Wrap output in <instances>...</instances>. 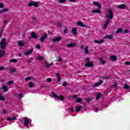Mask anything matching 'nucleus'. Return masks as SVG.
Returning a JSON list of instances; mask_svg holds the SVG:
<instances>
[{"instance_id": "obj_1", "label": "nucleus", "mask_w": 130, "mask_h": 130, "mask_svg": "<svg viewBox=\"0 0 130 130\" xmlns=\"http://www.w3.org/2000/svg\"><path fill=\"white\" fill-rule=\"evenodd\" d=\"M0 57H2L3 55H5V48L6 45H7V43L6 42V38H3L0 43Z\"/></svg>"}, {"instance_id": "obj_2", "label": "nucleus", "mask_w": 130, "mask_h": 130, "mask_svg": "<svg viewBox=\"0 0 130 130\" xmlns=\"http://www.w3.org/2000/svg\"><path fill=\"white\" fill-rule=\"evenodd\" d=\"M52 97L53 98H55L56 99H59L60 101H64V97L62 95L58 96L54 93V92H52Z\"/></svg>"}, {"instance_id": "obj_3", "label": "nucleus", "mask_w": 130, "mask_h": 130, "mask_svg": "<svg viewBox=\"0 0 130 130\" xmlns=\"http://www.w3.org/2000/svg\"><path fill=\"white\" fill-rule=\"evenodd\" d=\"M113 18V13L112 12V11H111V10H109V13L107 15V20H109V21H110V20H112Z\"/></svg>"}, {"instance_id": "obj_4", "label": "nucleus", "mask_w": 130, "mask_h": 130, "mask_svg": "<svg viewBox=\"0 0 130 130\" xmlns=\"http://www.w3.org/2000/svg\"><path fill=\"white\" fill-rule=\"evenodd\" d=\"M29 124H30V122L29 121V119H28V117H24L23 125L25 126H28Z\"/></svg>"}, {"instance_id": "obj_5", "label": "nucleus", "mask_w": 130, "mask_h": 130, "mask_svg": "<svg viewBox=\"0 0 130 130\" xmlns=\"http://www.w3.org/2000/svg\"><path fill=\"white\" fill-rule=\"evenodd\" d=\"M92 4L93 5H94V6H95V7H97L98 9H101L102 6L100 3L93 1Z\"/></svg>"}, {"instance_id": "obj_6", "label": "nucleus", "mask_w": 130, "mask_h": 130, "mask_svg": "<svg viewBox=\"0 0 130 130\" xmlns=\"http://www.w3.org/2000/svg\"><path fill=\"white\" fill-rule=\"evenodd\" d=\"M77 26H80V27H82V28H87V25L83 24V22L81 21H79L77 23Z\"/></svg>"}, {"instance_id": "obj_7", "label": "nucleus", "mask_w": 130, "mask_h": 130, "mask_svg": "<svg viewBox=\"0 0 130 130\" xmlns=\"http://www.w3.org/2000/svg\"><path fill=\"white\" fill-rule=\"evenodd\" d=\"M94 66L93 62L88 61L85 64V66L87 67L92 68Z\"/></svg>"}, {"instance_id": "obj_8", "label": "nucleus", "mask_w": 130, "mask_h": 130, "mask_svg": "<svg viewBox=\"0 0 130 130\" xmlns=\"http://www.w3.org/2000/svg\"><path fill=\"white\" fill-rule=\"evenodd\" d=\"M47 38V35L46 33L44 32V35L41 37L40 41L43 42V41H44L45 39Z\"/></svg>"}, {"instance_id": "obj_9", "label": "nucleus", "mask_w": 130, "mask_h": 130, "mask_svg": "<svg viewBox=\"0 0 130 130\" xmlns=\"http://www.w3.org/2000/svg\"><path fill=\"white\" fill-rule=\"evenodd\" d=\"M32 52H33V49H31L28 51H26L25 52H24V54L26 56H28V55H30V54H31Z\"/></svg>"}, {"instance_id": "obj_10", "label": "nucleus", "mask_w": 130, "mask_h": 130, "mask_svg": "<svg viewBox=\"0 0 130 130\" xmlns=\"http://www.w3.org/2000/svg\"><path fill=\"white\" fill-rule=\"evenodd\" d=\"M30 35L31 36L30 38H34V39H37L38 38V36L35 32H31Z\"/></svg>"}, {"instance_id": "obj_11", "label": "nucleus", "mask_w": 130, "mask_h": 130, "mask_svg": "<svg viewBox=\"0 0 130 130\" xmlns=\"http://www.w3.org/2000/svg\"><path fill=\"white\" fill-rule=\"evenodd\" d=\"M103 81L102 80H100L99 82L96 83L95 84L93 85V87H98L99 86H100L101 84H103Z\"/></svg>"}, {"instance_id": "obj_12", "label": "nucleus", "mask_w": 130, "mask_h": 130, "mask_svg": "<svg viewBox=\"0 0 130 130\" xmlns=\"http://www.w3.org/2000/svg\"><path fill=\"white\" fill-rule=\"evenodd\" d=\"M93 14H101V10L100 9H95L92 11Z\"/></svg>"}, {"instance_id": "obj_13", "label": "nucleus", "mask_w": 130, "mask_h": 130, "mask_svg": "<svg viewBox=\"0 0 130 130\" xmlns=\"http://www.w3.org/2000/svg\"><path fill=\"white\" fill-rule=\"evenodd\" d=\"M18 45H19V46H20V47L24 46H25V42H24L23 41H20L18 42Z\"/></svg>"}, {"instance_id": "obj_14", "label": "nucleus", "mask_w": 130, "mask_h": 130, "mask_svg": "<svg viewBox=\"0 0 130 130\" xmlns=\"http://www.w3.org/2000/svg\"><path fill=\"white\" fill-rule=\"evenodd\" d=\"M110 58H111V60H112V61H115L117 60V56H116L115 55L111 56Z\"/></svg>"}, {"instance_id": "obj_15", "label": "nucleus", "mask_w": 130, "mask_h": 130, "mask_svg": "<svg viewBox=\"0 0 130 130\" xmlns=\"http://www.w3.org/2000/svg\"><path fill=\"white\" fill-rule=\"evenodd\" d=\"M126 7V6H125V5H123V4L117 5V7L119 9H121V10H123V9H125Z\"/></svg>"}, {"instance_id": "obj_16", "label": "nucleus", "mask_w": 130, "mask_h": 130, "mask_svg": "<svg viewBox=\"0 0 130 130\" xmlns=\"http://www.w3.org/2000/svg\"><path fill=\"white\" fill-rule=\"evenodd\" d=\"M56 76L57 77V81L59 83L61 80V78H60V74H59V73H56Z\"/></svg>"}, {"instance_id": "obj_17", "label": "nucleus", "mask_w": 130, "mask_h": 130, "mask_svg": "<svg viewBox=\"0 0 130 130\" xmlns=\"http://www.w3.org/2000/svg\"><path fill=\"white\" fill-rule=\"evenodd\" d=\"M121 32H122V28H118L116 31V35H118V34H120Z\"/></svg>"}, {"instance_id": "obj_18", "label": "nucleus", "mask_w": 130, "mask_h": 130, "mask_svg": "<svg viewBox=\"0 0 130 130\" xmlns=\"http://www.w3.org/2000/svg\"><path fill=\"white\" fill-rule=\"evenodd\" d=\"M60 40H61V37H57V38H55V39H53V42H57L58 41H60Z\"/></svg>"}, {"instance_id": "obj_19", "label": "nucleus", "mask_w": 130, "mask_h": 130, "mask_svg": "<svg viewBox=\"0 0 130 130\" xmlns=\"http://www.w3.org/2000/svg\"><path fill=\"white\" fill-rule=\"evenodd\" d=\"M109 19L108 20H107L106 21V22L104 24V29H106V28H107L108 27V24H109Z\"/></svg>"}, {"instance_id": "obj_20", "label": "nucleus", "mask_w": 130, "mask_h": 130, "mask_svg": "<svg viewBox=\"0 0 130 130\" xmlns=\"http://www.w3.org/2000/svg\"><path fill=\"white\" fill-rule=\"evenodd\" d=\"M72 34H73V35H77V34H78L77 32V27H74L72 29Z\"/></svg>"}, {"instance_id": "obj_21", "label": "nucleus", "mask_w": 130, "mask_h": 130, "mask_svg": "<svg viewBox=\"0 0 130 130\" xmlns=\"http://www.w3.org/2000/svg\"><path fill=\"white\" fill-rule=\"evenodd\" d=\"M76 43H70L67 45V47H75L76 46Z\"/></svg>"}, {"instance_id": "obj_22", "label": "nucleus", "mask_w": 130, "mask_h": 130, "mask_svg": "<svg viewBox=\"0 0 130 130\" xmlns=\"http://www.w3.org/2000/svg\"><path fill=\"white\" fill-rule=\"evenodd\" d=\"M112 36H113V35L106 36L104 38V39H108L111 40V39H112Z\"/></svg>"}, {"instance_id": "obj_23", "label": "nucleus", "mask_w": 130, "mask_h": 130, "mask_svg": "<svg viewBox=\"0 0 130 130\" xmlns=\"http://www.w3.org/2000/svg\"><path fill=\"white\" fill-rule=\"evenodd\" d=\"M82 108V107L81 106H78L76 107V109L75 111H76V112H78V111H80V110H81Z\"/></svg>"}, {"instance_id": "obj_24", "label": "nucleus", "mask_w": 130, "mask_h": 130, "mask_svg": "<svg viewBox=\"0 0 130 130\" xmlns=\"http://www.w3.org/2000/svg\"><path fill=\"white\" fill-rule=\"evenodd\" d=\"M33 6L34 7H35V8H38V7H39V4L38 3V2H36L34 1Z\"/></svg>"}, {"instance_id": "obj_25", "label": "nucleus", "mask_w": 130, "mask_h": 130, "mask_svg": "<svg viewBox=\"0 0 130 130\" xmlns=\"http://www.w3.org/2000/svg\"><path fill=\"white\" fill-rule=\"evenodd\" d=\"M85 54H88L89 53V50L88 49V46H86L84 50Z\"/></svg>"}, {"instance_id": "obj_26", "label": "nucleus", "mask_w": 130, "mask_h": 130, "mask_svg": "<svg viewBox=\"0 0 130 130\" xmlns=\"http://www.w3.org/2000/svg\"><path fill=\"white\" fill-rule=\"evenodd\" d=\"M10 62H14V63H16L18 62V60L15 59H11L9 60Z\"/></svg>"}, {"instance_id": "obj_27", "label": "nucleus", "mask_w": 130, "mask_h": 130, "mask_svg": "<svg viewBox=\"0 0 130 130\" xmlns=\"http://www.w3.org/2000/svg\"><path fill=\"white\" fill-rule=\"evenodd\" d=\"M2 89L4 92H8V86H3Z\"/></svg>"}, {"instance_id": "obj_28", "label": "nucleus", "mask_w": 130, "mask_h": 130, "mask_svg": "<svg viewBox=\"0 0 130 130\" xmlns=\"http://www.w3.org/2000/svg\"><path fill=\"white\" fill-rule=\"evenodd\" d=\"M16 71H17V68H12L10 69L11 73H15V72H16Z\"/></svg>"}, {"instance_id": "obj_29", "label": "nucleus", "mask_w": 130, "mask_h": 130, "mask_svg": "<svg viewBox=\"0 0 130 130\" xmlns=\"http://www.w3.org/2000/svg\"><path fill=\"white\" fill-rule=\"evenodd\" d=\"M8 120L12 121L16 119V117L13 116V117H9L7 118Z\"/></svg>"}, {"instance_id": "obj_30", "label": "nucleus", "mask_w": 130, "mask_h": 130, "mask_svg": "<svg viewBox=\"0 0 130 130\" xmlns=\"http://www.w3.org/2000/svg\"><path fill=\"white\" fill-rule=\"evenodd\" d=\"M34 1H30L28 4V7H32L34 5Z\"/></svg>"}, {"instance_id": "obj_31", "label": "nucleus", "mask_w": 130, "mask_h": 130, "mask_svg": "<svg viewBox=\"0 0 130 130\" xmlns=\"http://www.w3.org/2000/svg\"><path fill=\"white\" fill-rule=\"evenodd\" d=\"M6 12H8V9L4 8L0 11V13H5Z\"/></svg>"}, {"instance_id": "obj_32", "label": "nucleus", "mask_w": 130, "mask_h": 130, "mask_svg": "<svg viewBox=\"0 0 130 130\" xmlns=\"http://www.w3.org/2000/svg\"><path fill=\"white\" fill-rule=\"evenodd\" d=\"M29 88H33V87H34V83L31 82H29Z\"/></svg>"}, {"instance_id": "obj_33", "label": "nucleus", "mask_w": 130, "mask_h": 130, "mask_svg": "<svg viewBox=\"0 0 130 130\" xmlns=\"http://www.w3.org/2000/svg\"><path fill=\"white\" fill-rule=\"evenodd\" d=\"M101 97V93H98L96 95V100H99V99Z\"/></svg>"}, {"instance_id": "obj_34", "label": "nucleus", "mask_w": 130, "mask_h": 130, "mask_svg": "<svg viewBox=\"0 0 130 130\" xmlns=\"http://www.w3.org/2000/svg\"><path fill=\"white\" fill-rule=\"evenodd\" d=\"M100 60L101 61V62H102L103 64H105L106 62H105V60H103L102 58H100Z\"/></svg>"}, {"instance_id": "obj_35", "label": "nucleus", "mask_w": 130, "mask_h": 130, "mask_svg": "<svg viewBox=\"0 0 130 130\" xmlns=\"http://www.w3.org/2000/svg\"><path fill=\"white\" fill-rule=\"evenodd\" d=\"M4 32L3 29H0V38H2V36H3V32Z\"/></svg>"}, {"instance_id": "obj_36", "label": "nucleus", "mask_w": 130, "mask_h": 130, "mask_svg": "<svg viewBox=\"0 0 130 130\" xmlns=\"http://www.w3.org/2000/svg\"><path fill=\"white\" fill-rule=\"evenodd\" d=\"M18 98H19V99H22L23 98V94L19 93L18 94Z\"/></svg>"}, {"instance_id": "obj_37", "label": "nucleus", "mask_w": 130, "mask_h": 130, "mask_svg": "<svg viewBox=\"0 0 130 130\" xmlns=\"http://www.w3.org/2000/svg\"><path fill=\"white\" fill-rule=\"evenodd\" d=\"M14 83V81H8L7 83V85H8V86H10V85H12V84Z\"/></svg>"}, {"instance_id": "obj_38", "label": "nucleus", "mask_w": 130, "mask_h": 130, "mask_svg": "<svg viewBox=\"0 0 130 130\" xmlns=\"http://www.w3.org/2000/svg\"><path fill=\"white\" fill-rule=\"evenodd\" d=\"M124 89H129V86L127 85L126 84H125Z\"/></svg>"}, {"instance_id": "obj_39", "label": "nucleus", "mask_w": 130, "mask_h": 130, "mask_svg": "<svg viewBox=\"0 0 130 130\" xmlns=\"http://www.w3.org/2000/svg\"><path fill=\"white\" fill-rule=\"evenodd\" d=\"M31 79H32V77H27L25 79V81L26 82H29V81H30V80H31Z\"/></svg>"}, {"instance_id": "obj_40", "label": "nucleus", "mask_w": 130, "mask_h": 130, "mask_svg": "<svg viewBox=\"0 0 130 130\" xmlns=\"http://www.w3.org/2000/svg\"><path fill=\"white\" fill-rule=\"evenodd\" d=\"M59 3H60V4H63L66 3V0H59Z\"/></svg>"}, {"instance_id": "obj_41", "label": "nucleus", "mask_w": 130, "mask_h": 130, "mask_svg": "<svg viewBox=\"0 0 130 130\" xmlns=\"http://www.w3.org/2000/svg\"><path fill=\"white\" fill-rule=\"evenodd\" d=\"M76 101L78 103L82 102V99L81 98H78L76 100Z\"/></svg>"}, {"instance_id": "obj_42", "label": "nucleus", "mask_w": 130, "mask_h": 130, "mask_svg": "<svg viewBox=\"0 0 130 130\" xmlns=\"http://www.w3.org/2000/svg\"><path fill=\"white\" fill-rule=\"evenodd\" d=\"M38 59H39V60H42L43 59V57H42V56H38Z\"/></svg>"}, {"instance_id": "obj_43", "label": "nucleus", "mask_w": 130, "mask_h": 130, "mask_svg": "<svg viewBox=\"0 0 130 130\" xmlns=\"http://www.w3.org/2000/svg\"><path fill=\"white\" fill-rule=\"evenodd\" d=\"M61 60H62V58H61L60 57H59L57 60V61H61Z\"/></svg>"}, {"instance_id": "obj_44", "label": "nucleus", "mask_w": 130, "mask_h": 130, "mask_svg": "<svg viewBox=\"0 0 130 130\" xmlns=\"http://www.w3.org/2000/svg\"><path fill=\"white\" fill-rule=\"evenodd\" d=\"M4 4L0 3V9H3L4 8Z\"/></svg>"}, {"instance_id": "obj_45", "label": "nucleus", "mask_w": 130, "mask_h": 130, "mask_svg": "<svg viewBox=\"0 0 130 130\" xmlns=\"http://www.w3.org/2000/svg\"><path fill=\"white\" fill-rule=\"evenodd\" d=\"M103 42H104V40H101V41H99V44H101L103 43Z\"/></svg>"}, {"instance_id": "obj_46", "label": "nucleus", "mask_w": 130, "mask_h": 130, "mask_svg": "<svg viewBox=\"0 0 130 130\" xmlns=\"http://www.w3.org/2000/svg\"><path fill=\"white\" fill-rule=\"evenodd\" d=\"M124 33H128L129 32V30H128V29H124Z\"/></svg>"}, {"instance_id": "obj_47", "label": "nucleus", "mask_w": 130, "mask_h": 130, "mask_svg": "<svg viewBox=\"0 0 130 130\" xmlns=\"http://www.w3.org/2000/svg\"><path fill=\"white\" fill-rule=\"evenodd\" d=\"M125 64H126V66H129L130 64V62L129 61H126L125 62Z\"/></svg>"}, {"instance_id": "obj_48", "label": "nucleus", "mask_w": 130, "mask_h": 130, "mask_svg": "<svg viewBox=\"0 0 130 130\" xmlns=\"http://www.w3.org/2000/svg\"><path fill=\"white\" fill-rule=\"evenodd\" d=\"M57 26H58V27H60L62 25V24L61 23L58 22L57 23Z\"/></svg>"}, {"instance_id": "obj_49", "label": "nucleus", "mask_w": 130, "mask_h": 130, "mask_svg": "<svg viewBox=\"0 0 130 130\" xmlns=\"http://www.w3.org/2000/svg\"><path fill=\"white\" fill-rule=\"evenodd\" d=\"M36 47H37V48L38 49H41V47H40V45H37Z\"/></svg>"}, {"instance_id": "obj_50", "label": "nucleus", "mask_w": 130, "mask_h": 130, "mask_svg": "<svg viewBox=\"0 0 130 130\" xmlns=\"http://www.w3.org/2000/svg\"><path fill=\"white\" fill-rule=\"evenodd\" d=\"M0 100H5L4 96L0 95Z\"/></svg>"}, {"instance_id": "obj_51", "label": "nucleus", "mask_w": 130, "mask_h": 130, "mask_svg": "<svg viewBox=\"0 0 130 130\" xmlns=\"http://www.w3.org/2000/svg\"><path fill=\"white\" fill-rule=\"evenodd\" d=\"M46 66H47V67H51V64H49L48 63H46Z\"/></svg>"}, {"instance_id": "obj_52", "label": "nucleus", "mask_w": 130, "mask_h": 130, "mask_svg": "<svg viewBox=\"0 0 130 130\" xmlns=\"http://www.w3.org/2000/svg\"><path fill=\"white\" fill-rule=\"evenodd\" d=\"M5 70V67H0V71H4Z\"/></svg>"}, {"instance_id": "obj_53", "label": "nucleus", "mask_w": 130, "mask_h": 130, "mask_svg": "<svg viewBox=\"0 0 130 130\" xmlns=\"http://www.w3.org/2000/svg\"><path fill=\"white\" fill-rule=\"evenodd\" d=\"M67 82H64L63 83V87H66V86H67Z\"/></svg>"}, {"instance_id": "obj_54", "label": "nucleus", "mask_w": 130, "mask_h": 130, "mask_svg": "<svg viewBox=\"0 0 130 130\" xmlns=\"http://www.w3.org/2000/svg\"><path fill=\"white\" fill-rule=\"evenodd\" d=\"M2 113H3L4 114H6V113H7V110H4L3 111Z\"/></svg>"}, {"instance_id": "obj_55", "label": "nucleus", "mask_w": 130, "mask_h": 130, "mask_svg": "<svg viewBox=\"0 0 130 130\" xmlns=\"http://www.w3.org/2000/svg\"><path fill=\"white\" fill-rule=\"evenodd\" d=\"M86 61H90V58L87 57L85 58Z\"/></svg>"}, {"instance_id": "obj_56", "label": "nucleus", "mask_w": 130, "mask_h": 130, "mask_svg": "<svg viewBox=\"0 0 130 130\" xmlns=\"http://www.w3.org/2000/svg\"><path fill=\"white\" fill-rule=\"evenodd\" d=\"M47 82H51V78H48L47 79Z\"/></svg>"}, {"instance_id": "obj_57", "label": "nucleus", "mask_w": 130, "mask_h": 130, "mask_svg": "<svg viewBox=\"0 0 130 130\" xmlns=\"http://www.w3.org/2000/svg\"><path fill=\"white\" fill-rule=\"evenodd\" d=\"M71 112H74V108L73 107L71 108Z\"/></svg>"}, {"instance_id": "obj_58", "label": "nucleus", "mask_w": 130, "mask_h": 130, "mask_svg": "<svg viewBox=\"0 0 130 130\" xmlns=\"http://www.w3.org/2000/svg\"><path fill=\"white\" fill-rule=\"evenodd\" d=\"M69 2H71V3H75L76 2V0H69Z\"/></svg>"}, {"instance_id": "obj_59", "label": "nucleus", "mask_w": 130, "mask_h": 130, "mask_svg": "<svg viewBox=\"0 0 130 130\" xmlns=\"http://www.w3.org/2000/svg\"><path fill=\"white\" fill-rule=\"evenodd\" d=\"M77 97H78V96H77V95H73V98L74 99H75Z\"/></svg>"}, {"instance_id": "obj_60", "label": "nucleus", "mask_w": 130, "mask_h": 130, "mask_svg": "<svg viewBox=\"0 0 130 130\" xmlns=\"http://www.w3.org/2000/svg\"><path fill=\"white\" fill-rule=\"evenodd\" d=\"M63 33H64V34H67V29H64L63 30Z\"/></svg>"}, {"instance_id": "obj_61", "label": "nucleus", "mask_w": 130, "mask_h": 130, "mask_svg": "<svg viewBox=\"0 0 130 130\" xmlns=\"http://www.w3.org/2000/svg\"><path fill=\"white\" fill-rule=\"evenodd\" d=\"M113 88H115V89H116V84H114V85L113 86Z\"/></svg>"}, {"instance_id": "obj_62", "label": "nucleus", "mask_w": 130, "mask_h": 130, "mask_svg": "<svg viewBox=\"0 0 130 130\" xmlns=\"http://www.w3.org/2000/svg\"><path fill=\"white\" fill-rule=\"evenodd\" d=\"M4 24H5V25H6V24H7V20H4Z\"/></svg>"}, {"instance_id": "obj_63", "label": "nucleus", "mask_w": 130, "mask_h": 130, "mask_svg": "<svg viewBox=\"0 0 130 130\" xmlns=\"http://www.w3.org/2000/svg\"><path fill=\"white\" fill-rule=\"evenodd\" d=\"M91 99H88L87 100V102H89V101H91Z\"/></svg>"}, {"instance_id": "obj_64", "label": "nucleus", "mask_w": 130, "mask_h": 130, "mask_svg": "<svg viewBox=\"0 0 130 130\" xmlns=\"http://www.w3.org/2000/svg\"><path fill=\"white\" fill-rule=\"evenodd\" d=\"M84 46H80L81 49H83L84 48Z\"/></svg>"}]
</instances>
